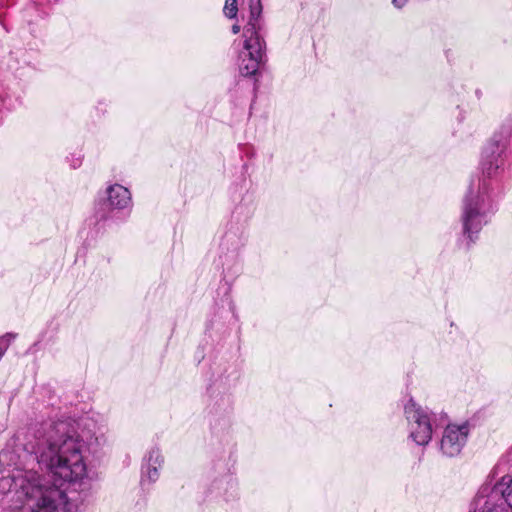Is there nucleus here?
<instances>
[{
	"mask_svg": "<svg viewBox=\"0 0 512 512\" xmlns=\"http://www.w3.org/2000/svg\"><path fill=\"white\" fill-rule=\"evenodd\" d=\"M105 439L78 432L70 419L43 422L35 431V440L27 444L28 466L36 463L54 480L50 484L33 467L15 469L0 478L3 501L9 512H73L64 483L78 482L87 475L86 453L97 454Z\"/></svg>",
	"mask_w": 512,
	"mask_h": 512,
	"instance_id": "obj_1",
	"label": "nucleus"
},
{
	"mask_svg": "<svg viewBox=\"0 0 512 512\" xmlns=\"http://www.w3.org/2000/svg\"><path fill=\"white\" fill-rule=\"evenodd\" d=\"M250 15L243 32V48L239 52V71L243 76H254L266 55L261 0H242Z\"/></svg>",
	"mask_w": 512,
	"mask_h": 512,
	"instance_id": "obj_2",
	"label": "nucleus"
},
{
	"mask_svg": "<svg viewBox=\"0 0 512 512\" xmlns=\"http://www.w3.org/2000/svg\"><path fill=\"white\" fill-rule=\"evenodd\" d=\"M492 212V204L485 183L476 187L471 182L466 192L461 208L460 222L462 234L468 240V245L474 243L482 228L488 223V215Z\"/></svg>",
	"mask_w": 512,
	"mask_h": 512,
	"instance_id": "obj_3",
	"label": "nucleus"
},
{
	"mask_svg": "<svg viewBox=\"0 0 512 512\" xmlns=\"http://www.w3.org/2000/svg\"><path fill=\"white\" fill-rule=\"evenodd\" d=\"M510 135V129L504 128L499 134H495L484 147L479 162L482 179L472 181L476 187L479 183L481 186L485 183L489 191L490 187L487 180L497 181L504 174Z\"/></svg>",
	"mask_w": 512,
	"mask_h": 512,
	"instance_id": "obj_4",
	"label": "nucleus"
},
{
	"mask_svg": "<svg viewBox=\"0 0 512 512\" xmlns=\"http://www.w3.org/2000/svg\"><path fill=\"white\" fill-rule=\"evenodd\" d=\"M404 414L409 423V437L417 445H428L432 439L436 414L417 405L413 399L405 404Z\"/></svg>",
	"mask_w": 512,
	"mask_h": 512,
	"instance_id": "obj_5",
	"label": "nucleus"
},
{
	"mask_svg": "<svg viewBox=\"0 0 512 512\" xmlns=\"http://www.w3.org/2000/svg\"><path fill=\"white\" fill-rule=\"evenodd\" d=\"M132 205V195L128 188L118 183L109 184L95 208L96 220L106 221L113 211L131 210Z\"/></svg>",
	"mask_w": 512,
	"mask_h": 512,
	"instance_id": "obj_6",
	"label": "nucleus"
},
{
	"mask_svg": "<svg viewBox=\"0 0 512 512\" xmlns=\"http://www.w3.org/2000/svg\"><path fill=\"white\" fill-rule=\"evenodd\" d=\"M469 427L467 424H450L443 431L440 441L441 452L448 457L457 456L467 442Z\"/></svg>",
	"mask_w": 512,
	"mask_h": 512,
	"instance_id": "obj_7",
	"label": "nucleus"
},
{
	"mask_svg": "<svg viewBox=\"0 0 512 512\" xmlns=\"http://www.w3.org/2000/svg\"><path fill=\"white\" fill-rule=\"evenodd\" d=\"M164 465V456L158 447L150 448L144 455L141 463V483H155L160 477V470Z\"/></svg>",
	"mask_w": 512,
	"mask_h": 512,
	"instance_id": "obj_8",
	"label": "nucleus"
},
{
	"mask_svg": "<svg viewBox=\"0 0 512 512\" xmlns=\"http://www.w3.org/2000/svg\"><path fill=\"white\" fill-rule=\"evenodd\" d=\"M471 512H511L499 497V492L492 488H482L473 501Z\"/></svg>",
	"mask_w": 512,
	"mask_h": 512,
	"instance_id": "obj_9",
	"label": "nucleus"
},
{
	"mask_svg": "<svg viewBox=\"0 0 512 512\" xmlns=\"http://www.w3.org/2000/svg\"><path fill=\"white\" fill-rule=\"evenodd\" d=\"M238 482L231 476L222 477L212 484V491L225 502L235 501L238 496Z\"/></svg>",
	"mask_w": 512,
	"mask_h": 512,
	"instance_id": "obj_10",
	"label": "nucleus"
},
{
	"mask_svg": "<svg viewBox=\"0 0 512 512\" xmlns=\"http://www.w3.org/2000/svg\"><path fill=\"white\" fill-rule=\"evenodd\" d=\"M492 489L499 492V497L502 499V502L506 504L512 512V478L503 477Z\"/></svg>",
	"mask_w": 512,
	"mask_h": 512,
	"instance_id": "obj_11",
	"label": "nucleus"
},
{
	"mask_svg": "<svg viewBox=\"0 0 512 512\" xmlns=\"http://www.w3.org/2000/svg\"><path fill=\"white\" fill-rule=\"evenodd\" d=\"M16 336L17 335L14 333H6L0 336V359L3 357L10 344L15 340Z\"/></svg>",
	"mask_w": 512,
	"mask_h": 512,
	"instance_id": "obj_12",
	"label": "nucleus"
},
{
	"mask_svg": "<svg viewBox=\"0 0 512 512\" xmlns=\"http://www.w3.org/2000/svg\"><path fill=\"white\" fill-rule=\"evenodd\" d=\"M223 12L226 17L232 19L235 18L238 12L237 0H226L223 8Z\"/></svg>",
	"mask_w": 512,
	"mask_h": 512,
	"instance_id": "obj_13",
	"label": "nucleus"
},
{
	"mask_svg": "<svg viewBox=\"0 0 512 512\" xmlns=\"http://www.w3.org/2000/svg\"><path fill=\"white\" fill-rule=\"evenodd\" d=\"M409 1L410 0H391V3L396 9H402Z\"/></svg>",
	"mask_w": 512,
	"mask_h": 512,
	"instance_id": "obj_14",
	"label": "nucleus"
},
{
	"mask_svg": "<svg viewBox=\"0 0 512 512\" xmlns=\"http://www.w3.org/2000/svg\"><path fill=\"white\" fill-rule=\"evenodd\" d=\"M232 32H233L234 34L239 33V32H240V26H239V25H237V24L233 25V26H232Z\"/></svg>",
	"mask_w": 512,
	"mask_h": 512,
	"instance_id": "obj_15",
	"label": "nucleus"
},
{
	"mask_svg": "<svg viewBox=\"0 0 512 512\" xmlns=\"http://www.w3.org/2000/svg\"><path fill=\"white\" fill-rule=\"evenodd\" d=\"M227 404H228V406H230V404H231V400L229 397H227Z\"/></svg>",
	"mask_w": 512,
	"mask_h": 512,
	"instance_id": "obj_16",
	"label": "nucleus"
}]
</instances>
